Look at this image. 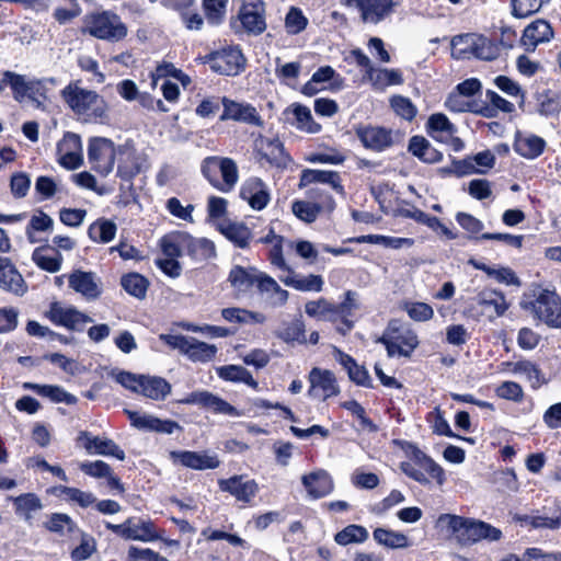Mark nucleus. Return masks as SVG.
<instances>
[{
	"instance_id": "obj_64",
	"label": "nucleus",
	"mask_w": 561,
	"mask_h": 561,
	"mask_svg": "<svg viewBox=\"0 0 561 561\" xmlns=\"http://www.w3.org/2000/svg\"><path fill=\"white\" fill-rule=\"evenodd\" d=\"M293 114L299 129L311 134L318 133L321 129V125L313 121L309 107L301 104H295Z\"/></svg>"
},
{
	"instance_id": "obj_55",
	"label": "nucleus",
	"mask_w": 561,
	"mask_h": 561,
	"mask_svg": "<svg viewBox=\"0 0 561 561\" xmlns=\"http://www.w3.org/2000/svg\"><path fill=\"white\" fill-rule=\"evenodd\" d=\"M478 35L472 33L458 34L451 38L453 56L460 59L472 58Z\"/></svg>"
},
{
	"instance_id": "obj_30",
	"label": "nucleus",
	"mask_w": 561,
	"mask_h": 561,
	"mask_svg": "<svg viewBox=\"0 0 561 561\" xmlns=\"http://www.w3.org/2000/svg\"><path fill=\"white\" fill-rule=\"evenodd\" d=\"M485 98L486 101L478 100V115L482 117L494 118L500 112L511 114L515 111L512 102L493 90H486Z\"/></svg>"
},
{
	"instance_id": "obj_9",
	"label": "nucleus",
	"mask_w": 561,
	"mask_h": 561,
	"mask_svg": "<svg viewBox=\"0 0 561 561\" xmlns=\"http://www.w3.org/2000/svg\"><path fill=\"white\" fill-rule=\"evenodd\" d=\"M117 151L111 139L93 137L88 145V160L94 171L107 175L114 169Z\"/></svg>"
},
{
	"instance_id": "obj_47",
	"label": "nucleus",
	"mask_w": 561,
	"mask_h": 561,
	"mask_svg": "<svg viewBox=\"0 0 561 561\" xmlns=\"http://www.w3.org/2000/svg\"><path fill=\"white\" fill-rule=\"evenodd\" d=\"M121 286L130 296L137 299H144L150 283L146 276L137 272H130L122 276Z\"/></svg>"
},
{
	"instance_id": "obj_34",
	"label": "nucleus",
	"mask_w": 561,
	"mask_h": 561,
	"mask_svg": "<svg viewBox=\"0 0 561 561\" xmlns=\"http://www.w3.org/2000/svg\"><path fill=\"white\" fill-rule=\"evenodd\" d=\"M69 287L88 300L98 299L101 295V289L94 280L92 272L75 271L71 273L69 275Z\"/></svg>"
},
{
	"instance_id": "obj_28",
	"label": "nucleus",
	"mask_w": 561,
	"mask_h": 561,
	"mask_svg": "<svg viewBox=\"0 0 561 561\" xmlns=\"http://www.w3.org/2000/svg\"><path fill=\"white\" fill-rule=\"evenodd\" d=\"M547 147L546 140L537 135L523 136L519 130L515 133L513 149L514 151L528 160L540 157Z\"/></svg>"
},
{
	"instance_id": "obj_62",
	"label": "nucleus",
	"mask_w": 561,
	"mask_h": 561,
	"mask_svg": "<svg viewBox=\"0 0 561 561\" xmlns=\"http://www.w3.org/2000/svg\"><path fill=\"white\" fill-rule=\"evenodd\" d=\"M308 19L298 7H290L285 16V28L289 35H297L308 26Z\"/></svg>"
},
{
	"instance_id": "obj_52",
	"label": "nucleus",
	"mask_w": 561,
	"mask_h": 561,
	"mask_svg": "<svg viewBox=\"0 0 561 561\" xmlns=\"http://www.w3.org/2000/svg\"><path fill=\"white\" fill-rule=\"evenodd\" d=\"M217 351L216 345L191 337L185 355L192 362L207 363L216 357Z\"/></svg>"
},
{
	"instance_id": "obj_24",
	"label": "nucleus",
	"mask_w": 561,
	"mask_h": 561,
	"mask_svg": "<svg viewBox=\"0 0 561 561\" xmlns=\"http://www.w3.org/2000/svg\"><path fill=\"white\" fill-rule=\"evenodd\" d=\"M334 354L335 359L346 370L352 382L364 388H374L373 380L364 365H358L352 355L341 351L340 348L335 347Z\"/></svg>"
},
{
	"instance_id": "obj_13",
	"label": "nucleus",
	"mask_w": 561,
	"mask_h": 561,
	"mask_svg": "<svg viewBox=\"0 0 561 561\" xmlns=\"http://www.w3.org/2000/svg\"><path fill=\"white\" fill-rule=\"evenodd\" d=\"M354 130L363 147L368 150L382 152L393 146L392 130L389 128L359 124Z\"/></svg>"
},
{
	"instance_id": "obj_56",
	"label": "nucleus",
	"mask_w": 561,
	"mask_h": 561,
	"mask_svg": "<svg viewBox=\"0 0 561 561\" xmlns=\"http://www.w3.org/2000/svg\"><path fill=\"white\" fill-rule=\"evenodd\" d=\"M537 112L545 117L557 116L561 111L560 95L551 90H545L537 96Z\"/></svg>"
},
{
	"instance_id": "obj_60",
	"label": "nucleus",
	"mask_w": 561,
	"mask_h": 561,
	"mask_svg": "<svg viewBox=\"0 0 561 561\" xmlns=\"http://www.w3.org/2000/svg\"><path fill=\"white\" fill-rule=\"evenodd\" d=\"M445 106L448 111L454 113H472L478 115V100H463V95L457 91H451L446 101Z\"/></svg>"
},
{
	"instance_id": "obj_26",
	"label": "nucleus",
	"mask_w": 561,
	"mask_h": 561,
	"mask_svg": "<svg viewBox=\"0 0 561 561\" xmlns=\"http://www.w3.org/2000/svg\"><path fill=\"white\" fill-rule=\"evenodd\" d=\"M552 37L551 24L543 19H537L525 27L520 42L527 50H534L539 44L549 42Z\"/></svg>"
},
{
	"instance_id": "obj_7",
	"label": "nucleus",
	"mask_w": 561,
	"mask_h": 561,
	"mask_svg": "<svg viewBox=\"0 0 561 561\" xmlns=\"http://www.w3.org/2000/svg\"><path fill=\"white\" fill-rule=\"evenodd\" d=\"M210 69L221 76L234 77L245 70L247 58L239 45H227L205 56Z\"/></svg>"
},
{
	"instance_id": "obj_29",
	"label": "nucleus",
	"mask_w": 561,
	"mask_h": 561,
	"mask_svg": "<svg viewBox=\"0 0 561 561\" xmlns=\"http://www.w3.org/2000/svg\"><path fill=\"white\" fill-rule=\"evenodd\" d=\"M117 176L125 181H133L141 171L142 162L135 149L118 148Z\"/></svg>"
},
{
	"instance_id": "obj_45",
	"label": "nucleus",
	"mask_w": 561,
	"mask_h": 561,
	"mask_svg": "<svg viewBox=\"0 0 561 561\" xmlns=\"http://www.w3.org/2000/svg\"><path fill=\"white\" fill-rule=\"evenodd\" d=\"M251 271H255V268H245L241 265H234L230 270L228 280L238 294H245L254 286L256 275Z\"/></svg>"
},
{
	"instance_id": "obj_49",
	"label": "nucleus",
	"mask_w": 561,
	"mask_h": 561,
	"mask_svg": "<svg viewBox=\"0 0 561 561\" xmlns=\"http://www.w3.org/2000/svg\"><path fill=\"white\" fill-rule=\"evenodd\" d=\"M280 280L288 287H291L299 291H316L322 290L324 280L321 275L310 274L306 277L298 278L297 275L290 274L286 277H282Z\"/></svg>"
},
{
	"instance_id": "obj_46",
	"label": "nucleus",
	"mask_w": 561,
	"mask_h": 561,
	"mask_svg": "<svg viewBox=\"0 0 561 561\" xmlns=\"http://www.w3.org/2000/svg\"><path fill=\"white\" fill-rule=\"evenodd\" d=\"M116 224L106 218H99L88 228L89 238L96 243H108L115 238Z\"/></svg>"
},
{
	"instance_id": "obj_39",
	"label": "nucleus",
	"mask_w": 561,
	"mask_h": 561,
	"mask_svg": "<svg viewBox=\"0 0 561 561\" xmlns=\"http://www.w3.org/2000/svg\"><path fill=\"white\" fill-rule=\"evenodd\" d=\"M306 327L301 316L295 318L290 322H283L279 330L274 331V335L280 341L293 344L298 342L304 344L306 340Z\"/></svg>"
},
{
	"instance_id": "obj_42",
	"label": "nucleus",
	"mask_w": 561,
	"mask_h": 561,
	"mask_svg": "<svg viewBox=\"0 0 561 561\" xmlns=\"http://www.w3.org/2000/svg\"><path fill=\"white\" fill-rule=\"evenodd\" d=\"M437 173L440 178L445 179L449 176L463 178L474 173H483V171L476 168L472 163L471 156H468L465 159H457L451 156L450 165L438 168Z\"/></svg>"
},
{
	"instance_id": "obj_58",
	"label": "nucleus",
	"mask_w": 561,
	"mask_h": 561,
	"mask_svg": "<svg viewBox=\"0 0 561 561\" xmlns=\"http://www.w3.org/2000/svg\"><path fill=\"white\" fill-rule=\"evenodd\" d=\"M550 0H511V13L516 19H526L540 11Z\"/></svg>"
},
{
	"instance_id": "obj_22",
	"label": "nucleus",
	"mask_w": 561,
	"mask_h": 561,
	"mask_svg": "<svg viewBox=\"0 0 561 561\" xmlns=\"http://www.w3.org/2000/svg\"><path fill=\"white\" fill-rule=\"evenodd\" d=\"M170 457L174 462L194 470L216 469L220 466L217 456H208L206 453L174 450L170 453Z\"/></svg>"
},
{
	"instance_id": "obj_15",
	"label": "nucleus",
	"mask_w": 561,
	"mask_h": 561,
	"mask_svg": "<svg viewBox=\"0 0 561 561\" xmlns=\"http://www.w3.org/2000/svg\"><path fill=\"white\" fill-rule=\"evenodd\" d=\"M310 387L308 396L310 398H318L327 400L340 393V387L336 382V377L333 371L313 367L308 375Z\"/></svg>"
},
{
	"instance_id": "obj_25",
	"label": "nucleus",
	"mask_w": 561,
	"mask_h": 561,
	"mask_svg": "<svg viewBox=\"0 0 561 561\" xmlns=\"http://www.w3.org/2000/svg\"><path fill=\"white\" fill-rule=\"evenodd\" d=\"M301 482L309 496L314 500L329 495L334 489L332 477L323 469L302 476Z\"/></svg>"
},
{
	"instance_id": "obj_17",
	"label": "nucleus",
	"mask_w": 561,
	"mask_h": 561,
	"mask_svg": "<svg viewBox=\"0 0 561 561\" xmlns=\"http://www.w3.org/2000/svg\"><path fill=\"white\" fill-rule=\"evenodd\" d=\"M159 2L165 9L176 12L183 25L190 31H201L204 26V19L195 10L196 0H149Z\"/></svg>"
},
{
	"instance_id": "obj_37",
	"label": "nucleus",
	"mask_w": 561,
	"mask_h": 561,
	"mask_svg": "<svg viewBox=\"0 0 561 561\" xmlns=\"http://www.w3.org/2000/svg\"><path fill=\"white\" fill-rule=\"evenodd\" d=\"M170 392L171 385L167 379L159 376H141L138 393L158 401L164 400Z\"/></svg>"
},
{
	"instance_id": "obj_8",
	"label": "nucleus",
	"mask_w": 561,
	"mask_h": 561,
	"mask_svg": "<svg viewBox=\"0 0 561 561\" xmlns=\"http://www.w3.org/2000/svg\"><path fill=\"white\" fill-rule=\"evenodd\" d=\"M44 317L54 325L66 328L73 332H83L85 324L92 322V318L78 310L76 307H62L59 301H51Z\"/></svg>"
},
{
	"instance_id": "obj_18",
	"label": "nucleus",
	"mask_w": 561,
	"mask_h": 561,
	"mask_svg": "<svg viewBox=\"0 0 561 561\" xmlns=\"http://www.w3.org/2000/svg\"><path fill=\"white\" fill-rule=\"evenodd\" d=\"M239 194L240 197L254 210L264 209L271 201V194L267 185L257 176L247 179L242 183Z\"/></svg>"
},
{
	"instance_id": "obj_10",
	"label": "nucleus",
	"mask_w": 561,
	"mask_h": 561,
	"mask_svg": "<svg viewBox=\"0 0 561 561\" xmlns=\"http://www.w3.org/2000/svg\"><path fill=\"white\" fill-rule=\"evenodd\" d=\"M218 486L221 492L229 493L243 507L253 506L254 499L260 491V486L254 479H249L247 474H234L227 479H219Z\"/></svg>"
},
{
	"instance_id": "obj_41",
	"label": "nucleus",
	"mask_w": 561,
	"mask_h": 561,
	"mask_svg": "<svg viewBox=\"0 0 561 561\" xmlns=\"http://www.w3.org/2000/svg\"><path fill=\"white\" fill-rule=\"evenodd\" d=\"M375 541L388 549H404L411 546L407 535L401 531L377 527L373 531Z\"/></svg>"
},
{
	"instance_id": "obj_14",
	"label": "nucleus",
	"mask_w": 561,
	"mask_h": 561,
	"mask_svg": "<svg viewBox=\"0 0 561 561\" xmlns=\"http://www.w3.org/2000/svg\"><path fill=\"white\" fill-rule=\"evenodd\" d=\"M224 111L220 121H234L249 124L255 127H263L264 121L256 111L255 106L250 103H240L227 96L221 98Z\"/></svg>"
},
{
	"instance_id": "obj_50",
	"label": "nucleus",
	"mask_w": 561,
	"mask_h": 561,
	"mask_svg": "<svg viewBox=\"0 0 561 561\" xmlns=\"http://www.w3.org/2000/svg\"><path fill=\"white\" fill-rule=\"evenodd\" d=\"M7 85L10 87L15 101L22 102L26 99L28 81L25 80L23 75L5 70L0 79V90Z\"/></svg>"
},
{
	"instance_id": "obj_32",
	"label": "nucleus",
	"mask_w": 561,
	"mask_h": 561,
	"mask_svg": "<svg viewBox=\"0 0 561 561\" xmlns=\"http://www.w3.org/2000/svg\"><path fill=\"white\" fill-rule=\"evenodd\" d=\"M393 0H360L359 12L362 21L377 24L392 13Z\"/></svg>"
},
{
	"instance_id": "obj_53",
	"label": "nucleus",
	"mask_w": 561,
	"mask_h": 561,
	"mask_svg": "<svg viewBox=\"0 0 561 561\" xmlns=\"http://www.w3.org/2000/svg\"><path fill=\"white\" fill-rule=\"evenodd\" d=\"M367 529L357 524H351L334 535V540L340 546L362 543L368 539Z\"/></svg>"
},
{
	"instance_id": "obj_21",
	"label": "nucleus",
	"mask_w": 561,
	"mask_h": 561,
	"mask_svg": "<svg viewBox=\"0 0 561 561\" xmlns=\"http://www.w3.org/2000/svg\"><path fill=\"white\" fill-rule=\"evenodd\" d=\"M0 288L16 296H22L27 290L23 276L11 259L5 256H0Z\"/></svg>"
},
{
	"instance_id": "obj_20",
	"label": "nucleus",
	"mask_w": 561,
	"mask_h": 561,
	"mask_svg": "<svg viewBox=\"0 0 561 561\" xmlns=\"http://www.w3.org/2000/svg\"><path fill=\"white\" fill-rule=\"evenodd\" d=\"M316 183L328 184L336 194L345 196L342 178L337 171L317 169H305L301 171L298 183L299 188L307 187Z\"/></svg>"
},
{
	"instance_id": "obj_27",
	"label": "nucleus",
	"mask_w": 561,
	"mask_h": 561,
	"mask_svg": "<svg viewBox=\"0 0 561 561\" xmlns=\"http://www.w3.org/2000/svg\"><path fill=\"white\" fill-rule=\"evenodd\" d=\"M80 438L84 439L83 446L89 454L112 456L122 461L126 458L125 451L113 439L91 436L89 432H81Z\"/></svg>"
},
{
	"instance_id": "obj_3",
	"label": "nucleus",
	"mask_w": 561,
	"mask_h": 561,
	"mask_svg": "<svg viewBox=\"0 0 561 561\" xmlns=\"http://www.w3.org/2000/svg\"><path fill=\"white\" fill-rule=\"evenodd\" d=\"M392 445L401 449L407 457L412 459L416 465L421 466L427 476L421 470L416 469L412 463L403 461L400 465L402 472L410 479L419 482L422 485L430 484V478L433 479L438 485H443L446 481L445 471L432 457L422 451L415 443L394 438Z\"/></svg>"
},
{
	"instance_id": "obj_51",
	"label": "nucleus",
	"mask_w": 561,
	"mask_h": 561,
	"mask_svg": "<svg viewBox=\"0 0 561 561\" xmlns=\"http://www.w3.org/2000/svg\"><path fill=\"white\" fill-rule=\"evenodd\" d=\"M340 407L348 411L358 421L359 430L368 433H377L378 425L367 415L365 408L355 399L343 401Z\"/></svg>"
},
{
	"instance_id": "obj_5",
	"label": "nucleus",
	"mask_w": 561,
	"mask_h": 561,
	"mask_svg": "<svg viewBox=\"0 0 561 561\" xmlns=\"http://www.w3.org/2000/svg\"><path fill=\"white\" fill-rule=\"evenodd\" d=\"M201 171L209 184L222 193L231 192L239 180L238 165L228 157H206L202 161Z\"/></svg>"
},
{
	"instance_id": "obj_31",
	"label": "nucleus",
	"mask_w": 561,
	"mask_h": 561,
	"mask_svg": "<svg viewBox=\"0 0 561 561\" xmlns=\"http://www.w3.org/2000/svg\"><path fill=\"white\" fill-rule=\"evenodd\" d=\"M261 158L277 169H286L291 162V157L286 152L284 144L278 138L262 140Z\"/></svg>"
},
{
	"instance_id": "obj_57",
	"label": "nucleus",
	"mask_w": 561,
	"mask_h": 561,
	"mask_svg": "<svg viewBox=\"0 0 561 561\" xmlns=\"http://www.w3.org/2000/svg\"><path fill=\"white\" fill-rule=\"evenodd\" d=\"M514 371L526 375L533 389H538L547 382L540 367L530 360L523 359L516 362L514 364Z\"/></svg>"
},
{
	"instance_id": "obj_11",
	"label": "nucleus",
	"mask_w": 561,
	"mask_h": 561,
	"mask_svg": "<svg viewBox=\"0 0 561 561\" xmlns=\"http://www.w3.org/2000/svg\"><path fill=\"white\" fill-rule=\"evenodd\" d=\"M179 403L198 405L216 414L230 416H240L241 414L234 405L207 390L192 391L180 399Z\"/></svg>"
},
{
	"instance_id": "obj_54",
	"label": "nucleus",
	"mask_w": 561,
	"mask_h": 561,
	"mask_svg": "<svg viewBox=\"0 0 561 561\" xmlns=\"http://www.w3.org/2000/svg\"><path fill=\"white\" fill-rule=\"evenodd\" d=\"M472 49V58L486 61L495 60L501 54L500 44L483 35H478L476 46Z\"/></svg>"
},
{
	"instance_id": "obj_12",
	"label": "nucleus",
	"mask_w": 561,
	"mask_h": 561,
	"mask_svg": "<svg viewBox=\"0 0 561 561\" xmlns=\"http://www.w3.org/2000/svg\"><path fill=\"white\" fill-rule=\"evenodd\" d=\"M238 19L248 34L261 35L266 30L265 3L262 0H242Z\"/></svg>"
},
{
	"instance_id": "obj_4",
	"label": "nucleus",
	"mask_w": 561,
	"mask_h": 561,
	"mask_svg": "<svg viewBox=\"0 0 561 561\" xmlns=\"http://www.w3.org/2000/svg\"><path fill=\"white\" fill-rule=\"evenodd\" d=\"M81 33L100 41L118 43L127 37L128 27L116 12L102 10L82 18Z\"/></svg>"
},
{
	"instance_id": "obj_35",
	"label": "nucleus",
	"mask_w": 561,
	"mask_h": 561,
	"mask_svg": "<svg viewBox=\"0 0 561 561\" xmlns=\"http://www.w3.org/2000/svg\"><path fill=\"white\" fill-rule=\"evenodd\" d=\"M185 253L195 262L208 261L216 256L215 243L206 238H194L186 232Z\"/></svg>"
},
{
	"instance_id": "obj_36",
	"label": "nucleus",
	"mask_w": 561,
	"mask_h": 561,
	"mask_svg": "<svg viewBox=\"0 0 561 561\" xmlns=\"http://www.w3.org/2000/svg\"><path fill=\"white\" fill-rule=\"evenodd\" d=\"M218 230L239 249H248L253 238L251 229L243 222L229 220L225 224H220Z\"/></svg>"
},
{
	"instance_id": "obj_2",
	"label": "nucleus",
	"mask_w": 561,
	"mask_h": 561,
	"mask_svg": "<svg viewBox=\"0 0 561 561\" xmlns=\"http://www.w3.org/2000/svg\"><path fill=\"white\" fill-rule=\"evenodd\" d=\"M80 81L69 82L60 92L62 100L78 115L87 116V121L106 123L108 105L99 93L79 87Z\"/></svg>"
},
{
	"instance_id": "obj_19",
	"label": "nucleus",
	"mask_w": 561,
	"mask_h": 561,
	"mask_svg": "<svg viewBox=\"0 0 561 561\" xmlns=\"http://www.w3.org/2000/svg\"><path fill=\"white\" fill-rule=\"evenodd\" d=\"M124 412L131 426L141 431L172 434L174 430L181 428L179 423L173 420H161L159 417L141 414L131 410H125Z\"/></svg>"
},
{
	"instance_id": "obj_16",
	"label": "nucleus",
	"mask_w": 561,
	"mask_h": 561,
	"mask_svg": "<svg viewBox=\"0 0 561 561\" xmlns=\"http://www.w3.org/2000/svg\"><path fill=\"white\" fill-rule=\"evenodd\" d=\"M58 163L67 170H76L83 163L82 144L79 135L67 131L57 144Z\"/></svg>"
},
{
	"instance_id": "obj_1",
	"label": "nucleus",
	"mask_w": 561,
	"mask_h": 561,
	"mask_svg": "<svg viewBox=\"0 0 561 561\" xmlns=\"http://www.w3.org/2000/svg\"><path fill=\"white\" fill-rule=\"evenodd\" d=\"M437 527L446 530L460 546H471L482 539L496 541L502 537V531L491 524L455 514H440Z\"/></svg>"
},
{
	"instance_id": "obj_38",
	"label": "nucleus",
	"mask_w": 561,
	"mask_h": 561,
	"mask_svg": "<svg viewBox=\"0 0 561 561\" xmlns=\"http://www.w3.org/2000/svg\"><path fill=\"white\" fill-rule=\"evenodd\" d=\"M33 262L41 270L48 273H56L62 264V255L56 248L41 247L36 248L32 254Z\"/></svg>"
},
{
	"instance_id": "obj_59",
	"label": "nucleus",
	"mask_w": 561,
	"mask_h": 561,
	"mask_svg": "<svg viewBox=\"0 0 561 561\" xmlns=\"http://www.w3.org/2000/svg\"><path fill=\"white\" fill-rule=\"evenodd\" d=\"M43 527L53 534H64L65 528L68 533H72L76 528V523L66 513H51L48 515L47 520L44 522Z\"/></svg>"
},
{
	"instance_id": "obj_6",
	"label": "nucleus",
	"mask_w": 561,
	"mask_h": 561,
	"mask_svg": "<svg viewBox=\"0 0 561 561\" xmlns=\"http://www.w3.org/2000/svg\"><path fill=\"white\" fill-rule=\"evenodd\" d=\"M522 308L550 329H561V297L556 290L541 288L531 300H523Z\"/></svg>"
},
{
	"instance_id": "obj_40",
	"label": "nucleus",
	"mask_w": 561,
	"mask_h": 561,
	"mask_svg": "<svg viewBox=\"0 0 561 561\" xmlns=\"http://www.w3.org/2000/svg\"><path fill=\"white\" fill-rule=\"evenodd\" d=\"M218 377L225 381L242 382L252 389H257L259 382L253 378L252 374L240 365H224L216 369Z\"/></svg>"
},
{
	"instance_id": "obj_33",
	"label": "nucleus",
	"mask_w": 561,
	"mask_h": 561,
	"mask_svg": "<svg viewBox=\"0 0 561 561\" xmlns=\"http://www.w3.org/2000/svg\"><path fill=\"white\" fill-rule=\"evenodd\" d=\"M408 151L420 161L427 164L438 163L443 160V152L420 135L412 136L409 140Z\"/></svg>"
},
{
	"instance_id": "obj_44",
	"label": "nucleus",
	"mask_w": 561,
	"mask_h": 561,
	"mask_svg": "<svg viewBox=\"0 0 561 561\" xmlns=\"http://www.w3.org/2000/svg\"><path fill=\"white\" fill-rule=\"evenodd\" d=\"M24 388L34 391L41 397L49 398L55 403L65 402L67 404H72L76 402V397L65 391L59 386L25 382Z\"/></svg>"
},
{
	"instance_id": "obj_43",
	"label": "nucleus",
	"mask_w": 561,
	"mask_h": 561,
	"mask_svg": "<svg viewBox=\"0 0 561 561\" xmlns=\"http://www.w3.org/2000/svg\"><path fill=\"white\" fill-rule=\"evenodd\" d=\"M186 231H171L163 234L158 244L165 257H181L185 249Z\"/></svg>"
},
{
	"instance_id": "obj_61",
	"label": "nucleus",
	"mask_w": 561,
	"mask_h": 561,
	"mask_svg": "<svg viewBox=\"0 0 561 561\" xmlns=\"http://www.w3.org/2000/svg\"><path fill=\"white\" fill-rule=\"evenodd\" d=\"M479 305L482 307H493L497 317L503 316L508 309L503 293L494 289L483 290L479 295Z\"/></svg>"
},
{
	"instance_id": "obj_48",
	"label": "nucleus",
	"mask_w": 561,
	"mask_h": 561,
	"mask_svg": "<svg viewBox=\"0 0 561 561\" xmlns=\"http://www.w3.org/2000/svg\"><path fill=\"white\" fill-rule=\"evenodd\" d=\"M229 0H202L203 19L211 26L225 22Z\"/></svg>"
},
{
	"instance_id": "obj_23",
	"label": "nucleus",
	"mask_w": 561,
	"mask_h": 561,
	"mask_svg": "<svg viewBox=\"0 0 561 561\" xmlns=\"http://www.w3.org/2000/svg\"><path fill=\"white\" fill-rule=\"evenodd\" d=\"M14 514L24 520L28 526H33L35 514L44 508L41 497L34 492L22 493L11 497Z\"/></svg>"
},
{
	"instance_id": "obj_63",
	"label": "nucleus",
	"mask_w": 561,
	"mask_h": 561,
	"mask_svg": "<svg viewBox=\"0 0 561 561\" xmlns=\"http://www.w3.org/2000/svg\"><path fill=\"white\" fill-rule=\"evenodd\" d=\"M293 214L300 220L312 224L321 214L320 207L310 201L296 199L291 203Z\"/></svg>"
}]
</instances>
